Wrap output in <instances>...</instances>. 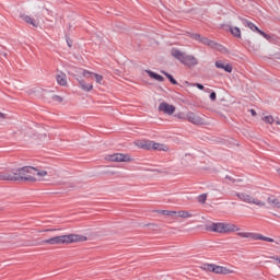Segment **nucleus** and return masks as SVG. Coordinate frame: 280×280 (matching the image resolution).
<instances>
[{"instance_id": "nucleus-39", "label": "nucleus", "mask_w": 280, "mask_h": 280, "mask_svg": "<svg viewBox=\"0 0 280 280\" xmlns=\"http://www.w3.org/2000/svg\"><path fill=\"white\" fill-rule=\"evenodd\" d=\"M8 116L4 113L0 112V119H5Z\"/></svg>"}, {"instance_id": "nucleus-4", "label": "nucleus", "mask_w": 280, "mask_h": 280, "mask_svg": "<svg viewBox=\"0 0 280 280\" xmlns=\"http://www.w3.org/2000/svg\"><path fill=\"white\" fill-rule=\"evenodd\" d=\"M203 270L213 272L214 275H235V270L213 264L203 265Z\"/></svg>"}, {"instance_id": "nucleus-29", "label": "nucleus", "mask_w": 280, "mask_h": 280, "mask_svg": "<svg viewBox=\"0 0 280 280\" xmlns=\"http://www.w3.org/2000/svg\"><path fill=\"white\" fill-rule=\"evenodd\" d=\"M264 121L266 124H275V118L272 116H265Z\"/></svg>"}, {"instance_id": "nucleus-14", "label": "nucleus", "mask_w": 280, "mask_h": 280, "mask_svg": "<svg viewBox=\"0 0 280 280\" xmlns=\"http://www.w3.org/2000/svg\"><path fill=\"white\" fill-rule=\"evenodd\" d=\"M240 21L243 23V25L245 27H248L249 30H252V32H259V27H257V25H255V23L244 19V18H240Z\"/></svg>"}, {"instance_id": "nucleus-19", "label": "nucleus", "mask_w": 280, "mask_h": 280, "mask_svg": "<svg viewBox=\"0 0 280 280\" xmlns=\"http://www.w3.org/2000/svg\"><path fill=\"white\" fill-rule=\"evenodd\" d=\"M79 84L82 91H85L86 93L93 91V84H88L84 79L79 80Z\"/></svg>"}, {"instance_id": "nucleus-22", "label": "nucleus", "mask_w": 280, "mask_h": 280, "mask_svg": "<svg viewBox=\"0 0 280 280\" xmlns=\"http://www.w3.org/2000/svg\"><path fill=\"white\" fill-rule=\"evenodd\" d=\"M267 202L272 205L273 208L280 209V200L275 197H268Z\"/></svg>"}, {"instance_id": "nucleus-42", "label": "nucleus", "mask_w": 280, "mask_h": 280, "mask_svg": "<svg viewBox=\"0 0 280 280\" xmlns=\"http://www.w3.org/2000/svg\"><path fill=\"white\" fill-rule=\"evenodd\" d=\"M4 58L8 57V52H3Z\"/></svg>"}, {"instance_id": "nucleus-16", "label": "nucleus", "mask_w": 280, "mask_h": 280, "mask_svg": "<svg viewBox=\"0 0 280 280\" xmlns=\"http://www.w3.org/2000/svg\"><path fill=\"white\" fill-rule=\"evenodd\" d=\"M229 32L234 36V38H242V31L237 26L228 25Z\"/></svg>"}, {"instance_id": "nucleus-26", "label": "nucleus", "mask_w": 280, "mask_h": 280, "mask_svg": "<svg viewBox=\"0 0 280 280\" xmlns=\"http://www.w3.org/2000/svg\"><path fill=\"white\" fill-rule=\"evenodd\" d=\"M162 215H168V217H174L176 215V211H170V210H161Z\"/></svg>"}, {"instance_id": "nucleus-11", "label": "nucleus", "mask_w": 280, "mask_h": 280, "mask_svg": "<svg viewBox=\"0 0 280 280\" xmlns=\"http://www.w3.org/2000/svg\"><path fill=\"white\" fill-rule=\"evenodd\" d=\"M82 75H83V78H95V82L97 83V84H102V82H103V80H104V77L103 75H101V74H97V73H94V72H91V71H89V70H83L82 71Z\"/></svg>"}, {"instance_id": "nucleus-17", "label": "nucleus", "mask_w": 280, "mask_h": 280, "mask_svg": "<svg viewBox=\"0 0 280 280\" xmlns=\"http://www.w3.org/2000/svg\"><path fill=\"white\" fill-rule=\"evenodd\" d=\"M145 73H148L149 78H152V80H156L158 82L165 81V78H163V75H161L152 70H145Z\"/></svg>"}, {"instance_id": "nucleus-32", "label": "nucleus", "mask_w": 280, "mask_h": 280, "mask_svg": "<svg viewBox=\"0 0 280 280\" xmlns=\"http://www.w3.org/2000/svg\"><path fill=\"white\" fill-rule=\"evenodd\" d=\"M66 40H67V45H68V47H72V42H71V38H69V36L68 35H66Z\"/></svg>"}, {"instance_id": "nucleus-38", "label": "nucleus", "mask_w": 280, "mask_h": 280, "mask_svg": "<svg viewBox=\"0 0 280 280\" xmlns=\"http://www.w3.org/2000/svg\"><path fill=\"white\" fill-rule=\"evenodd\" d=\"M271 259H275V261H278V264H280V257L279 256H272L270 257Z\"/></svg>"}, {"instance_id": "nucleus-10", "label": "nucleus", "mask_w": 280, "mask_h": 280, "mask_svg": "<svg viewBox=\"0 0 280 280\" xmlns=\"http://www.w3.org/2000/svg\"><path fill=\"white\" fill-rule=\"evenodd\" d=\"M190 37L194 38V40H198L199 43H201V45H207L208 47H211V48L215 43L214 40H211L207 37H201L200 34L198 33H192Z\"/></svg>"}, {"instance_id": "nucleus-5", "label": "nucleus", "mask_w": 280, "mask_h": 280, "mask_svg": "<svg viewBox=\"0 0 280 280\" xmlns=\"http://www.w3.org/2000/svg\"><path fill=\"white\" fill-rule=\"evenodd\" d=\"M235 196H237L242 202H247V205H256L257 207H264L266 205V202L254 198L246 192H236Z\"/></svg>"}, {"instance_id": "nucleus-8", "label": "nucleus", "mask_w": 280, "mask_h": 280, "mask_svg": "<svg viewBox=\"0 0 280 280\" xmlns=\"http://www.w3.org/2000/svg\"><path fill=\"white\" fill-rule=\"evenodd\" d=\"M108 161L114 163H130L131 159L129 154L114 153L107 156Z\"/></svg>"}, {"instance_id": "nucleus-40", "label": "nucleus", "mask_w": 280, "mask_h": 280, "mask_svg": "<svg viewBox=\"0 0 280 280\" xmlns=\"http://www.w3.org/2000/svg\"><path fill=\"white\" fill-rule=\"evenodd\" d=\"M144 226H152L153 229L156 228L155 223H149V224H144Z\"/></svg>"}, {"instance_id": "nucleus-7", "label": "nucleus", "mask_w": 280, "mask_h": 280, "mask_svg": "<svg viewBox=\"0 0 280 280\" xmlns=\"http://www.w3.org/2000/svg\"><path fill=\"white\" fill-rule=\"evenodd\" d=\"M139 147L142 148V150H159L160 152L163 150V144L151 140H143L140 142Z\"/></svg>"}, {"instance_id": "nucleus-24", "label": "nucleus", "mask_w": 280, "mask_h": 280, "mask_svg": "<svg viewBox=\"0 0 280 280\" xmlns=\"http://www.w3.org/2000/svg\"><path fill=\"white\" fill-rule=\"evenodd\" d=\"M23 21H25V23H28L30 25H33V27H38L36 21H34V19H32L30 15H24Z\"/></svg>"}, {"instance_id": "nucleus-13", "label": "nucleus", "mask_w": 280, "mask_h": 280, "mask_svg": "<svg viewBox=\"0 0 280 280\" xmlns=\"http://www.w3.org/2000/svg\"><path fill=\"white\" fill-rule=\"evenodd\" d=\"M214 65L217 69H224L226 73L233 72V66H231L230 63H224V61L222 60L215 61Z\"/></svg>"}, {"instance_id": "nucleus-21", "label": "nucleus", "mask_w": 280, "mask_h": 280, "mask_svg": "<svg viewBox=\"0 0 280 280\" xmlns=\"http://www.w3.org/2000/svg\"><path fill=\"white\" fill-rule=\"evenodd\" d=\"M212 49H217V51H220L221 54H229V48L215 42H214V45H212Z\"/></svg>"}, {"instance_id": "nucleus-15", "label": "nucleus", "mask_w": 280, "mask_h": 280, "mask_svg": "<svg viewBox=\"0 0 280 280\" xmlns=\"http://www.w3.org/2000/svg\"><path fill=\"white\" fill-rule=\"evenodd\" d=\"M235 231H240V228L233 223H223V233H235Z\"/></svg>"}, {"instance_id": "nucleus-35", "label": "nucleus", "mask_w": 280, "mask_h": 280, "mask_svg": "<svg viewBox=\"0 0 280 280\" xmlns=\"http://www.w3.org/2000/svg\"><path fill=\"white\" fill-rule=\"evenodd\" d=\"M252 117H257V112L255 109H249Z\"/></svg>"}, {"instance_id": "nucleus-41", "label": "nucleus", "mask_w": 280, "mask_h": 280, "mask_svg": "<svg viewBox=\"0 0 280 280\" xmlns=\"http://www.w3.org/2000/svg\"><path fill=\"white\" fill-rule=\"evenodd\" d=\"M243 179L242 178H235V183H242Z\"/></svg>"}, {"instance_id": "nucleus-31", "label": "nucleus", "mask_w": 280, "mask_h": 280, "mask_svg": "<svg viewBox=\"0 0 280 280\" xmlns=\"http://www.w3.org/2000/svg\"><path fill=\"white\" fill-rule=\"evenodd\" d=\"M210 100H211V102H215V100H218V94H215V92H211Z\"/></svg>"}, {"instance_id": "nucleus-2", "label": "nucleus", "mask_w": 280, "mask_h": 280, "mask_svg": "<svg viewBox=\"0 0 280 280\" xmlns=\"http://www.w3.org/2000/svg\"><path fill=\"white\" fill-rule=\"evenodd\" d=\"M86 236L80 234H67V235H59L54 236L42 242H31L25 241L23 246H44V244H49L50 246H58L60 244H75L78 242H86Z\"/></svg>"}, {"instance_id": "nucleus-3", "label": "nucleus", "mask_w": 280, "mask_h": 280, "mask_svg": "<svg viewBox=\"0 0 280 280\" xmlns=\"http://www.w3.org/2000/svg\"><path fill=\"white\" fill-rule=\"evenodd\" d=\"M171 56L182 62V65H185V67H188V69H191L198 65V59L196 57L192 55H186L177 48H172Z\"/></svg>"}, {"instance_id": "nucleus-18", "label": "nucleus", "mask_w": 280, "mask_h": 280, "mask_svg": "<svg viewBox=\"0 0 280 280\" xmlns=\"http://www.w3.org/2000/svg\"><path fill=\"white\" fill-rule=\"evenodd\" d=\"M240 237H253L254 240H261L264 242L265 237L261 234H250V233H246V232H240L237 234Z\"/></svg>"}, {"instance_id": "nucleus-25", "label": "nucleus", "mask_w": 280, "mask_h": 280, "mask_svg": "<svg viewBox=\"0 0 280 280\" xmlns=\"http://www.w3.org/2000/svg\"><path fill=\"white\" fill-rule=\"evenodd\" d=\"M178 215V218H192L194 214L189 213V211H185V210H180L176 213Z\"/></svg>"}, {"instance_id": "nucleus-36", "label": "nucleus", "mask_w": 280, "mask_h": 280, "mask_svg": "<svg viewBox=\"0 0 280 280\" xmlns=\"http://www.w3.org/2000/svg\"><path fill=\"white\" fill-rule=\"evenodd\" d=\"M16 237H19L18 234H11V235L8 237V240H16Z\"/></svg>"}, {"instance_id": "nucleus-33", "label": "nucleus", "mask_w": 280, "mask_h": 280, "mask_svg": "<svg viewBox=\"0 0 280 280\" xmlns=\"http://www.w3.org/2000/svg\"><path fill=\"white\" fill-rule=\"evenodd\" d=\"M195 86H197L199 91H205V85H202L201 83H196Z\"/></svg>"}, {"instance_id": "nucleus-46", "label": "nucleus", "mask_w": 280, "mask_h": 280, "mask_svg": "<svg viewBox=\"0 0 280 280\" xmlns=\"http://www.w3.org/2000/svg\"><path fill=\"white\" fill-rule=\"evenodd\" d=\"M278 174L280 175V168L278 170Z\"/></svg>"}, {"instance_id": "nucleus-9", "label": "nucleus", "mask_w": 280, "mask_h": 280, "mask_svg": "<svg viewBox=\"0 0 280 280\" xmlns=\"http://www.w3.org/2000/svg\"><path fill=\"white\" fill-rule=\"evenodd\" d=\"M158 110H160V113H164L165 115H174V113H176V106L163 102L159 105Z\"/></svg>"}, {"instance_id": "nucleus-34", "label": "nucleus", "mask_w": 280, "mask_h": 280, "mask_svg": "<svg viewBox=\"0 0 280 280\" xmlns=\"http://www.w3.org/2000/svg\"><path fill=\"white\" fill-rule=\"evenodd\" d=\"M225 179L229 180L230 183H235V178H233L231 175H226Z\"/></svg>"}, {"instance_id": "nucleus-12", "label": "nucleus", "mask_w": 280, "mask_h": 280, "mask_svg": "<svg viewBox=\"0 0 280 280\" xmlns=\"http://www.w3.org/2000/svg\"><path fill=\"white\" fill-rule=\"evenodd\" d=\"M206 231H211L212 233H224V223H212L206 226Z\"/></svg>"}, {"instance_id": "nucleus-27", "label": "nucleus", "mask_w": 280, "mask_h": 280, "mask_svg": "<svg viewBox=\"0 0 280 280\" xmlns=\"http://www.w3.org/2000/svg\"><path fill=\"white\" fill-rule=\"evenodd\" d=\"M198 202H200L201 205H205L207 202V194L199 195Z\"/></svg>"}, {"instance_id": "nucleus-28", "label": "nucleus", "mask_w": 280, "mask_h": 280, "mask_svg": "<svg viewBox=\"0 0 280 280\" xmlns=\"http://www.w3.org/2000/svg\"><path fill=\"white\" fill-rule=\"evenodd\" d=\"M257 34H260V36H264L266 38V40H270V38H272L268 33H266V32H264L261 30H259L257 32Z\"/></svg>"}, {"instance_id": "nucleus-45", "label": "nucleus", "mask_w": 280, "mask_h": 280, "mask_svg": "<svg viewBox=\"0 0 280 280\" xmlns=\"http://www.w3.org/2000/svg\"><path fill=\"white\" fill-rule=\"evenodd\" d=\"M49 231H51V230H45L46 233L49 232Z\"/></svg>"}, {"instance_id": "nucleus-6", "label": "nucleus", "mask_w": 280, "mask_h": 280, "mask_svg": "<svg viewBox=\"0 0 280 280\" xmlns=\"http://www.w3.org/2000/svg\"><path fill=\"white\" fill-rule=\"evenodd\" d=\"M186 119L187 121H189L190 124H194L195 126H205L207 124L205 118L198 116L194 112H188L186 114Z\"/></svg>"}, {"instance_id": "nucleus-1", "label": "nucleus", "mask_w": 280, "mask_h": 280, "mask_svg": "<svg viewBox=\"0 0 280 280\" xmlns=\"http://www.w3.org/2000/svg\"><path fill=\"white\" fill-rule=\"evenodd\" d=\"M36 176H47V171H40L34 166L0 171V180H8L10 183H36L38 180Z\"/></svg>"}, {"instance_id": "nucleus-20", "label": "nucleus", "mask_w": 280, "mask_h": 280, "mask_svg": "<svg viewBox=\"0 0 280 280\" xmlns=\"http://www.w3.org/2000/svg\"><path fill=\"white\" fill-rule=\"evenodd\" d=\"M56 80L60 86H67V74L61 72L60 74H57Z\"/></svg>"}, {"instance_id": "nucleus-30", "label": "nucleus", "mask_w": 280, "mask_h": 280, "mask_svg": "<svg viewBox=\"0 0 280 280\" xmlns=\"http://www.w3.org/2000/svg\"><path fill=\"white\" fill-rule=\"evenodd\" d=\"M52 101H54V102H58L59 104H61V102H63L62 97L59 96V95H54V96H52Z\"/></svg>"}, {"instance_id": "nucleus-43", "label": "nucleus", "mask_w": 280, "mask_h": 280, "mask_svg": "<svg viewBox=\"0 0 280 280\" xmlns=\"http://www.w3.org/2000/svg\"><path fill=\"white\" fill-rule=\"evenodd\" d=\"M179 119H185V117H183V116H179Z\"/></svg>"}, {"instance_id": "nucleus-37", "label": "nucleus", "mask_w": 280, "mask_h": 280, "mask_svg": "<svg viewBox=\"0 0 280 280\" xmlns=\"http://www.w3.org/2000/svg\"><path fill=\"white\" fill-rule=\"evenodd\" d=\"M264 242H270V243H272V242H275V238H270V237H268V236H265Z\"/></svg>"}, {"instance_id": "nucleus-23", "label": "nucleus", "mask_w": 280, "mask_h": 280, "mask_svg": "<svg viewBox=\"0 0 280 280\" xmlns=\"http://www.w3.org/2000/svg\"><path fill=\"white\" fill-rule=\"evenodd\" d=\"M161 73H163V75H165V78H167L168 82H171V84H178V81H176V79H174V77L172 74H170L168 72L166 71H161Z\"/></svg>"}, {"instance_id": "nucleus-44", "label": "nucleus", "mask_w": 280, "mask_h": 280, "mask_svg": "<svg viewBox=\"0 0 280 280\" xmlns=\"http://www.w3.org/2000/svg\"><path fill=\"white\" fill-rule=\"evenodd\" d=\"M277 125L280 126V121H277Z\"/></svg>"}]
</instances>
